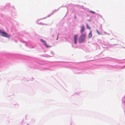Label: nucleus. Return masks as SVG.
I'll use <instances>...</instances> for the list:
<instances>
[{
  "label": "nucleus",
  "instance_id": "9b49d317",
  "mask_svg": "<svg viewBox=\"0 0 125 125\" xmlns=\"http://www.w3.org/2000/svg\"><path fill=\"white\" fill-rule=\"evenodd\" d=\"M1 31H0V32H1Z\"/></svg>",
  "mask_w": 125,
  "mask_h": 125
},
{
  "label": "nucleus",
  "instance_id": "0eeeda50",
  "mask_svg": "<svg viewBox=\"0 0 125 125\" xmlns=\"http://www.w3.org/2000/svg\"><path fill=\"white\" fill-rule=\"evenodd\" d=\"M96 31L97 33L99 34V35H101L102 34V32H99L97 30H96Z\"/></svg>",
  "mask_w": 125,
  "mask_h": 125
},
{
  "label": "nucleus",
  "instance_id": "9d476101",
  "mask_svg": "<svg viewBox=\"0 0 125 125\" xmlns=\"http://www.w3.org/2000/svg\"><path fill=\"white\" fill-rule=\"evenodd\" d=\"M100 30H102V28H101V27H100Z\"/></svg>",
  "mask_w": 125,
  "mask_h": 125
},
{
  "label": "nucleus",
  "instance_id": "20e7f679",
  "mask_svg": "<svg viewBox=\"0 0 125 125\" xmlns=\"http://www.w3.org/2000/svg\"><path fill=\"white\" fill-rule=\"evenodd\" d=\"M41 41L42 42L43 44L45 45L47 47H48V46L47 45L46 42L45 41H44L42 39H41Z\"/></svg>",
  "mask_w": 125,
  "mask_h": 125
},
{
  "label": "nucleus",
  "instance_id": "1a4fd4ad",
  "mask_svg": "<svg viewBox=\"0 0 125 125\" xmlns=\"http://www.w3.org/2000/svg\"><path fill=\"white\" fill-rule=\"evenodd\" d=\"M90 12L93 13H95V12H94V11H90Z\"/></svg>",
  "mask_w": 125,
  "mask_h": 125
},
{
  "label": "nucleus",
  "instance_id": "7ed1b4c3",
  "mask_svg": "<svg viewBox=\"0 0 125 125\" xmlns=\"http://www.w3.org/2000/svg\"><path fill=\"white\" fill-rule=\"evenodd\" d=\"M78 37V35L76 34L74 36V43L76 44L77 43V39Z\"/></svg>",
  "mask_w": 125,
  "mask_h": 125
},
{
  "label": "nucleus",
  "instance_id": "423d86ee",
  "mask_svg": "<svg viewBox=\"0 0 125 125\" xmlns=\"http://www.w3.org/2000/svg\"><path fill=\"white\" fill-rule=\"evenodd\" d=\"M92 31H90L88 35V37L89 38H91L92 37Z\"/></svg>",
  "mask_w": 125,
  "mask_h": 125
},
{
  "label": "nucleus",
  "instance_id": "6e6552de",
  "mask_svg": "<svg viewBox=\"0 0 125 125\" xmlns=\"http://www.w3.org/2000/svg\"><path fill=\"white\" fill-rule=\"evenodd\" d=\"M86 27L87 28L89 29L90 30V27H89V26L88 25V24H86Z\"/></svg>",
  "mask_w": 125,
  "mask_h": 125
},
{
  "label": "nucleus",
  "instance_id": "39448f33",
  "mask_svg": "<svg viewBox=\"0 0 125 125\" xmlns=\"http://www.w3.org/2000/svg\"><path fill=\"white\" fill-rule=\"evenodd\" d=\"M85 30L84 27V25L82 26V27L81 30V32L83 34V32Z\"/></svg>",
  "mask_w": 125,
  "mask_h": 125
},
{
  "label": "nucleus",
  "instance_id": "f257e3e1",
  "mask_svg": "<svg viewBox=\"0 0 125 125\" xmlns=\"http://www.w3.org/2000/svg\"><path fill=\"white\" fill-rule=\"evenodd\" d=\"M86 37V35L85 34H82L80 36L79 39V42L80 43L83 42Z\"/></svg>",
  "mask_w": 125,
  "mask_h": 125
},
{
  "label": "nucleus",
  "instance_id": "f03ea898",
  "mask_svg": "<svg viewBox=\"0 0 125 125\" xmlns=\"http://www.w3.org/2000/svg\"><path fill=\"white\" fill-rule=\"evenodd\" d=\"M1 34V36L8 38H10V36L7 33L4 31H2L0 32Z\"/></svg>",
  "mask_w": 125,
  "mask_h": 125
}]
</instances>
